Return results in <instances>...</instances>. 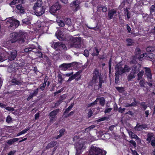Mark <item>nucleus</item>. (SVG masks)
Listing matches in <instances>:
<instances>
[{
	"instance_id": "1",
	"label": "nucleus",
	"mask_w": 155,
	"mask_h": 155,
	"mask_svg": "<svg viewBox=\"0 0 155 155\" xmlns=\"http://www.w3.org/2000/svg\"><path fill=\"white\" fill-rule=\"evenodd\" d=\"M104 76L100 73L99 70L96 68L94 69L93 74V77L91 83L94 86L95 89L98 90L102 87V85L105 83Z\"/></svg>"
},
{
	"instance_id": "2",
	"label": "nucleus",
	"mask_w": 155,
	"mask_h": 155,
	"mask_svg": "<svg viewBox=\"0 0 155 155\" xmlns=\"http://www.w3.org/2000/svg\"><path fill=\"white\" fill-rule=\"evenodd\" d=\"M26 34V32L20 31L18 32H14L10 34V42L14 43L17 42L19 44L24 43L25 41V38Z\"/></svg>"
},
{
	"instance_id": "3",
	"label": "nucleus",
	"mask_w": 155,
	"mask_h": 155,
	"mask_svg": "<svg viewBox=\"0 0 155 155\" xmlns=\"http://www.w3.org/2000/svg\"><path fill=\"white\" fill-rule=\"evenodd\" d=\"M115 69L116 72L115 82L116 84H117L118 82L120 75L126 72H129L131 69L126 64L124 65V68L120 65H116L115 67Z\"/></svg>"
},
{
	"instance_id": "4",
	"label": "nucleus",
	"mask_w": 155,
	"mask_h": 155,
	"mask_svg": "<svg viewBox=\"0 0 155 155\" xmlns=\"http://www.w3.org/2000/svg\"><path fill=\"white\" fill-rule=\"evenodd\" d=\"M107 153L106 151L92 145L90 149L88 155H106Z\"/></svg>"
},
{
	"instance_id": "5",
	"label": "nucleus",
	"mask_w": 155,
	"mask_h": 155,
	"mask_svg": "<svg viewBox=\"0 0 155 155\" xmlns=\"http://www.w3.org/2000/svg\"><path fill=\"white\" fill-rule=\"evenodd\" d=\"M72 42L71 45L73 47L80 48L81 47V38L80 37L73 38L72 39Z\"/></svg>"
},
{
	"instance_id": "6",
	"label": "nucleus",
	"mask_w": 155,
	"mask_h": 155,
	"mask_svg": "<svg viewBox=\"0 0 155 155\" xmlns=\"http://www.w3.org/2000/svg\"><path fill=\"white\" fill-rule=\"evenodd\" d=\"M33 9L36 15L37 16H40L45 13V7L43 6L35 8L33 7Z\"/></svg>"
},
{
	"instance_id": "7",
	"label": "nucleus",
	"mask_w": 155,
	"mask_h": 155,
	"mask_svg": "<svg viewBox=\"0 0 155 155\" xmlns=\"http://www.w3.org/2000/svg\"><path fill=\"white\" fill-rule=\"evenodd\" d=\"M61 8V5L58 3L57 2L51 7L49 11L51 14L54 15L60 10Z\"/></svg>"
},
{
	"instance_id": "8",
	"label": "nucleus",
	"mask_w": 155,
	"mask_h": 155,
	"mask_svg": "<svg viewBox=\"0 0 155 155\" xmlns=\"http://www.w3.org/2000/svg\"><path fill=\"white\" fill-rule=\"evenodd\" d=\"M74 62L70 63H64L59 66V68L61 70L66 71L74 66Z\"/></svg>"
},
{
	"instance_id": "9",
	"label": "nucleus",
	"mask_w": 155,
	"mask_h": 155,
	"mask_svg": "<svg viewBox=\"0 0 155 155\" xmlns=\"http://www.w3.org/2000/svg\"><path fill=\"white\" fill-rule=\"evenodd\" d=\"M10 25L9 26V28L14 29L16 28L19 25V22L18 21L15 19L9 21Z\"/></svg>"
},
{
	"instance_id": "10",
	"label": "nucleus",
	"mask_w": 155,
	"mask_h": 155,
	"mask_svg": "<svg viewBox=\"0 0 155 155\" xmlns=\"http://www.w3.org/2000/svg\"><path fill=\"white\" fill-rule=\"evenodd\" d=\"M86 147L84 143H80L76 147V155H79L85 149Z\"/></svg>"
},
{
	"instance_id": "11",
	"label": "nucleus",
	"mask_w": 155,
	"mask_h": 155,
	"mask_svg": "<svg viewBox=\"0 0 155 155\" xmlns=\"http://www.w3.org/2000/svg\"><path fill=\"white\" fill-rule=\"evenodd\" d=\"M17 56V51L16 50H13L10 52L8 59L9 60L12 61L14 60Z\"/></svg>"
},
{
	"instance_id": "12",
	"label": "nucleus",
	"mask_w": 155,
	"mask_h": 155,
	"mask_svg": "<svg viewBox=\"0 0 155 155\" xmlns=\"http://www.w3.org/2000/svg\"><path fill=\"white\" fill-rule=\"evenodd\" d=\"M148 126L147 124H144L140 125V123H137L136 126L135 127L134 129L136 130L141 131L143 129L147 128Z\"/></svg>"
},
{
	"instance_id": "13",
	"label": "nucleus",
	"mask_w": 155,
	"mask_h": 155,
	"mask_svg": "<svg viewBox=\"0 0 155 155\" xmlns=\"http://www.w3.org/2000/svg\"><path fill=\"white\" fill-rule=\"evenodd\" d=\"M145 73L147 77L148 81H151V79H152V74L150 68H146Z\"/></svg>"
},
{
	"instance_id": "14",
	"label": "nucleus",
	"mask_w": 155,
	"mask_h": 155,
	"mask_svg": "<svg viewBox=\"0 0 155 155\" xmlns=\"http://www.w3.org/2000/svg\"><path fill=\"white\" fill-rule=\"evenodd\" d=\"M16 8L17 9L18 12L20 14H24L25 12V8L21 4L17 5Z\"/></svg>"
},
{
	"instance_id": "15",
	"label": "nucleus",
	"mask_w": 155,
	"mask_h": 155,
	"mask_svg": "<svg viewBox=\"0 0 155 155\" xmlns=\"http://www.w3.org/2000/svg\"><path fill=\"white\" fill-rule=\"evenodd\" d=\"M140 67L141 65L139 64H137L136 65L135 64L133 67L132 71L136 74L138 73L140 70Z\"/></svg>"
},
{
	"instance_id": "16",
	"label": "nucleus",
	"mask_w": 155,
	"mask_h": 155,
	"mask_svg": "<svg viewBox=\"0 0 155 155\" xmlns=\"http://www.w3.org/2000/svg\"><path fill=\"white\" fill-rule=\"evenodd\" d=\"M48 79V76H46L44 79V82L42 84H41L39 86V88L42 91L44 90L46 86V83Z\"/></svg>"
},
{
	"instance_id": "17",
	"label": "nucleus",
	"mask_w": 155,
	"mask_h": 155,
	"mask_svg": "<svg viewBox=\"0 0 155 155\" xmlns=\"http://www.w3.org/2000/svg\"><path fill=\"white\" fill-rule=\"evenodd\" d=\"M81 71H79L76 72L73 75L76 81H77L78 80L81 79V77L80 74L81 73Z\"/></svg>"
},
{
	"instance_id": "18",
	"label": "nucleus",
	"mask_w": 155,
	"mask_h": 155,
	"mask_svg": "<svg viewBox=\"0 0 155 155\" xmlns=\"http://www.w3.org/2000/svg\"><path fill=\"white\" fill-rule=\"evenodd\" d=\"M117 11L114 9H112L108 12V19L110 20L112 18L114 14L116 13Z\"/></svg>"
},
{
	"instance_id": "19",
	"label": "nucleus",
	"mask_w": 155,
	"mask_h": 155,
	"mask_svg": "<svg viewBox=\"0 0 155 155\" xmlns=\"http://www.w3.org/2000/svg\"><path fill=\"white\" fill-rule=\"evenodd\" d=\"M22 137L19 138H14L8 140L7 141V143L10 145H12L14 143L18 141L19 139H21Z\"/></svg>"
},
{
	"instance_id": "20",
	"label": "nucleus",
	"mask_w": 155,
	"mask_h": 155,
	"mask_svg": "<svg viewBox=\"0 0 155 155\" xmlns=\"http://www.w3.org/2000/svg\"><path fill=\"white\" fill-rule=\"evenodd\" d=\"M11 82L14 85H20L22 84V83L20 80H17L15 78H12L11 80Z\"/></svg>"
},
{
	"instance_id": "21",
	"label": "nucleus",
	"mask_w": 155,
	"mask_h": 155,
	"mask_svg": "<svg viewBox=\"0 0 155 155\" xmlns=\"http://www.w3.org/2000/svg\"><path fill=\"white\" fill-rule=\"evenodd\" d=\"M100 51V50H99L97 47H95L93 49L94 52L91 54V55L93 57L97 56L99 54Z\"/></svg>"
},
{
	"instance_id": "22",
	"label": "nucleus",
	"mask_w": 155,
	"mask_h": 155,
	"mask_svg": "<svg viewBox=\"0 0 155 155\" xmlns=\"http://www.w3.org/2000/svg\"><path fill=\"white\" fill-rule=\"evenodd\" d=\"M139 104L140 105V107L143 110H145L147 109L148 106L147 104L144 102H139Z\"/></svg>"
},
{
	"instance_id": "23",
	"label": "nucleus",
	"mask_w": 155,
	"mask_h": 155,
	"mask_svg": "<svg viewBox=\"0 0 155 155\" xmlns=\"http://www.w3.org/2000/svg\"><path fill=\"white\" fill-rule=\"evenodd\" d=\"M59 112V109H56L51 111L49 114V117H56L57 114Z\"/></svg>"
},
{
	"instance_id": "24",
	"label": "nucleus",
	"mask_w": 155,
	"mask_h": 155,
	"mask_svg": "<svg viewBox=\"0 0 155 155\" xmlns=\"http://www.w3.org/2000/svg\"><path fill=\"white\" fill-rule=\"evenodd\" d=\"M65 131V130L64 129L62 128L60 129L59 130L60 134L55 137V139H58L60 138L64 134Z\"/></svg>"
},
{
	"instance_id": "25",
	"label": "nucleus",
	"mask_w": 155,
	"mask_h": 155,
	"mask_svg": "<svg viewBox=\"0 0 155 155\" xmlns=\"http://www.w3.org/2000/svg\"><path fill=\"white\" fill-rule=\"evenodd\" d=\"M60 42H54L51 44V47L52 48H54V49L59 48Z\"/></svg>"
},
{
	"instance_id": "26",
	"label": "nucleus",
	"mask_w": 155,
	"mask_h": 155,
	"mask_svg": "<svg viewBox=\"0 0 155 155\" xmlns=\"http://www.w3.org/2000/svg\"><path fill=\"white\" fill-rule=\"evenodd\" d=\"M74 104V103H72L68 107V108L65 109L64 112L63 113L64 115H65L66 114L68 113L69 111L71 110V108L73 107Z\"/></svg>"
},
{
	"instance_id": "27",
	"label": "nucleus",
	"mask_w": 155,
	"mask_h": 155,
	"mask_svg": "<svg viewBox=\"0 0 155 155\" xmlns=\"http://www.w3.org/2000/svg\"><path fill=\"white\" fill-rule=\"evenodd\" d=\"M146 51L148 53H152L155 51V47L154 46H149L146 48Z\"/></svg>"
},
{
	"instance_id": "28",
	"label": "nucleus",
	"mask_w": 155,
	"mask_h": 155,
	"mask_svg": "<svg viewBox=\"0 0 155 155\" xmlns=\"http://www.w3.org/2000/svg\"><path fill=\"white\" fill-rule=\"evenodd\" d=\"M43 2L41 0H37L36 2L35 3L33 7L35 8V7H39L42 6Z\"/></svg>"
},
{
	"instance_id": "29",
	"label": "nucleus",
	"mask_w": 155,
	"mask_h": 155,
	"mask_svg": "<svg viewBox=\"0 0 155 155\" xmlns=\"http://www.w3.org/2000/svg\"><path fill=\"white\" fill-rule=\"evenodd\" d=\"M97 99H99L100 105L102 106H104L105 103V100L104 98L101 97L100 98H97Z\"/></svg>"
},
{
	"instance_id": "30",
	"label": "nucleus",
	"mask_w": 155,
	"mask_h": 155,
	"mask_svg": "<svg viewBox=\"0 0 155 155\" xmlns=\"http://www.w3.org/2000/svg\"><path fill=\"white\" fill-rule=\"evenodd\" d=\"M136 74V73L131 71L128 76V80L130 81L132 79L134 78L135 77V74Z\"/></svg>"
},
{
	"instance_id": "31",
	"label": "nucleus",
	"mask_w": 155,
	"mask_h": 155,
	"mask_svg": "<svg viewBox=\"0 0 155 155\" xmlns=\"http://www.w3.org/2000/svg\"><path fill=\"white\" fill-rule=\"evenodd\" d=\"M56 142L54 141H51L48 144L46 147V148L47 149H48L50 148L53 147L56 145Z\"/></svg>"
},
{
	"instance_id": "32",
	"label": "nucleus",
	"mask_w": 155,
	"mask_h": 155,
	"mask_svg": "<svg viewBox=\"0 0 155 155\" xmlns=\"http://www.w3.org/2000/svg\"><path fill=\"white\" fill-rule=\"evenodd\" d=\"M57 35V37L60 41H63L64 40V38H63V35L61 34L60 32H58V34L56 33Z\"/></svg>"
},
{
	"instance_id": "33",
	"label": "nucleus",
	"mask_w": 155,
	"mask_h": 155,
	"mask_svg": "<svg viewBox=\"0 0 155 155\" xmlns=\"http://www.w3.org/2000/svg\"><path fill=\"white\" fill-rule=\"evenodd\" d=\"M153 134L152 133H148L147 134V138L146 140L148 141L147 143H150L151 141Z\"/></svg>"
},
{
	"instance_id": "34",
	"label": "nucleus",
	"mask_w": 155,
	"mask_h": 155,
	"mask_svg": "<svg viewBox=\"0 0 155 155\" xmlns=\"http://www.w3.org/2000/svg\"><path fill=\"white\" fill-rule=\"evenodd\" d=\"M22 25H28L30 24V22L28 18H25L22 20Z\"/></svg>"
},
{
	"instance_id": "35",
	"label": "nucleus",
	"mask_w": 155,
	"mask_h": 155,
	"mask_svg": "<svg viewBox=\"0 0 155 155\" xmlns=\"http://www.w3.org/2000/svg\"><path fill=\"white\" fill-rule=\"evenodd\" d=\"M137 63L136 58L135 56H133L131 59V61L130 62V64H136Z\"/></svg>"
},
{
	"instance_id": "36",
	"label": "nucleus",
	"mask_w": 155,
	"mask_h": 155,
	"mask_svg": "<svg viewBox=\"0 0 155 155\" xmlns=\"http://www.w3.org/2000/svg\"><path fill=\"white\" fill-rule=\"evenodd\" d=\"M97 8L98 10H102L104 12H106L107 10L106 7L104 6H97Z\"/></svg>"
},
{
	"instance_id": "37",
	"label": "nucleus",
	"mask_w": 155,
	"mask_h": 155,
	"mask_svg": "<svg viewBox=\"0 0 155 155\" xmlns=\"http://www.w3.org/2000/svg\"><path fill=\"white\" fill-rule=\"evenodd\" d=\"M126 41L128 43L127 45L128 46H132L134 43L132 40L130 38H128L127 39Z\"/></svg>"
},
{
	"instance_id": "38",
	"label": "nucleus",
	"mask_w": 155,
	"mask_h": 155,
	"mask_svg": "<svg viewBox=\"0 0 155 155\" xmlns=\"http://www.w3.org/2000/svg\"><path fill=\"white\" fill-rule=\"evenodd\" d=\"M115 88L120 93H122L125 91L123 87H115Z\"/></svg>"
},
{
	"instance_id": "39",
	"label": "nucleus",
	"mask_w": 155,
	"mask_h": 155,
	"mask_svg": "<svg viewBox=\"0 0 155 155\" xmlns=\"http://www.w3.org/2000/svg\"><path fill=\"white\" fill-rule=\"evenodd\" d=\"M143 71H139V73L137 74L138 76V80H140L142 78L143 74Z\"/></svg>"
},
{
	"instance_id": "40",
	"label": "nucleus",
	"mask_w": 155,
	"mask_h": 155,
	"mask_svg": "<svg viewBox=\"0 0 155 155\" xmlns=\"http://www.w3.org/2000/svg\"><path fill=\"white\" fill-rule=\"evenodd\" d=\"M65 22L66 24L68 26H70L71 25V19L69 18H65Z\"/></svg>"
},
{
	"instance_id": "41",
	"label": "nucleus",
	"mask_w": 155,
	"mask_h": 155,
	"mask_svg": "<svg viewBox=\"0 0 155 155\" xmlns=\"http://www.w3.org/2000/svg\"><path fill=\"white\" fill-rule=\"evenodd\" d=\"M57 21L58 23L59 26L60 27H63L64 26L65 24L62 20H58Z\"/></svg>"
},
{
	"instance_id": "42",
	"label": "nucleus",
	"mask_w": 155,
	"mask_h": 155,
	"mask_svg": "<svg viewBox=\"0 0 155 155\" xmlns=\"http://www.w3.org/2000/svg\"><path fill=\"white\" fill-rule=\"evenodd\" d=\"M58 81L59 83L61 84L64 81V78L62 77V75L60 74H58Z\"/></svg>"
},
{
	"instance_id": "43",
	"label": "nucleus",
	"mask_w": 155,
	"mask_h": 155,
	"mask_svg": "<svg viewBox=\"0 0 155 155\" xmlns=\"http://www.w3.org/2000/svg\"><path fill=\"white\" fill-rule=\"evenodd\" d=\"M147 58H150V60L151 61L152 59H154L155 57V55L153 53H149L147 55Z\"/></svg>"
},
{
	"instance_id": "44",
	"label": "nucleus",
	"mask_w": 155,
	"mask_h": 155,
	"mask_svg": "<svg viewBox=\"0 0 155 155\" xmlns=\"http://www.w3.org/2000/svg\"><path fill=\"white\" fill-rule=\"evenodd\" d=\"M93 109L92 108H90L88 110V112L87 113V116L88 118L91 117L92 116L93 114V113L92 112Z\"/></svg>"
},
{
	"instance_id": "45",
	"label": "nucleus",
	"mask_w": 155,
	"mask_h": 155,
	"mask_svg": "<svg viewBox=\"0 0 155 155\" xmlns=\"http://www.w3.org/2000/svg\"><path fill=\"white\" fill-rule=\"evenodd\" d=\"M155 11V5H153L150 7V14L151 15Z\"/></svg>"
},
{
	"instance_id": "46",
	"label": "nucleus",
	"mask_w": 155,
	"mask_h": 155,
	"mask_svg": "<svg viewBox=\"0 0 155 155\" xmlns=\"http://www.w3.org/2000/svg\"><path fill=\"white\" fill-rule=\"evenodd\" d=\"M139 84L141 87H145V80L143 79L140 80L139 82Z\"/></svg>"
},
{
	"instance_id": "47",
	"label": "nucleus",
	"mask_w": 155,
	"mask_h": 155,
	"mask_svg": "<svg viewBox=\"0 0 155 155\" xmlns=\"http://www.w3.org/2000/svg\"><path fill=\"white\" fill-rule=\"evenodd\" d=\"M59 48L66 50L67 48L65 44H63L62 42H60V45Z\"/></svg>"
},
{
	"instance_id": "48",
	"label": "nucleus",
	"mask_w": 155,
	"mask_h": 155,
	"mask_svg": "<svg viewBox=\"0 0 155 155\" xmlns=\"http://www.w3.org/2000/svg\"><path fill=\"white\" fill-rule=\"evenodd\" d=\"M6 121L8 123H11L12 121V118L8 115L6 118Z\"/></svg>"
},
{
	"instance_id": "49",
	"label": "nucleus",
	"mask_w": 155,
	"mask_h": 155,
	"mask_svg": "<svg viewBox=\"0 0 155 155\" xmlns=\"http://www.w3.org/2000/svg\"><path fill=\"white\" fill-rule=\"evenodd\" d=\"M112 61V58H110L108 62L109 73L110 74L111 73V63Z\"/></svg>"
},
{
	"instance_id": "50",
	"label": "nucleus",
	"mask_w": 155,
	"mask_h": 155,
	"mask_svg": "<svg viewBox=\"0 0 155 155\" xmlns=\"http://www.w3.org/2000/svg\"><path fill=\"white\" fill-rule=\"evenodd\" d=\"M83 54L86 57H88L89 56V51L86 49H85L84 52Z\"/></svg>"
},
{
	"instance_id": "51",
	"label": "nucleus",
	"mask_w": 155,
	"mask_h": 155,
	"mask_svg": "<svg viewBox=\"0 0 155 155\" xmlns=\"http://www.w3.org/2000/svg\"><path fill=\"white\" fill-rule=\"evenodd\" d=\"M38 88H37L34 90V92L31 94L34 96H36L38 93Z\"/></svg>"
},
{
	"instance_id": "52",
	"label": "nucleus",
	"mask_w": 155,
	"mask_h": 155,
	"mask_svg": "<svg viewBox=\"0 0 155 155\" xmlns=\"http://www.w3.org/2000/svg\"><path fill=\"white\" fill-rule=\"evenodd\" d=\"M33 48H26L24 49V51L25 52H28L32 51Z\"/></svg>"
},
{
	"instance_id": "53",
	"label": "nucleus",
	"mask_w": 155,
	"mask_h": 155,
	"mask_svg": "<svg viewBox=\"0 0 155 155\" xmlns=\"http://www.w3.org/2000/svg\"><path fill=\"white\" fill-rule=\"evenodd\" d=\"M5 109L9 111H13L15 110L13 108L9 107H6Z\"/></svg>"
},
{
	"instance_id": "54",
	"label": "nucleus",
	"mask_w": 155,
	"mask_h": 155,
	"mask_svg": "<svg viewBox=\"0 0 155 155\" xmlns=\"http://www.w3.org/2000/svg\"><path fill=\"white\" fill-rule=\"evenodd\" d=\"M129 143H130L131 145H132L134 147H136V143L135 141L133 140H130L129 141Z\"/></svg>"
},
{
	"instance_id": "55",
	"label": "nucleus",
	"mask_w": 155,
	"mask_h": 155,
	"mask_svg": "<svg viewBox=\"0 0 155 155\" xmlns=\"http://www.w3.org/2000/svg\"><path fill=\"white\" fill-rule=\"evenodd\" d=\"M74 79H75V78H74L73 75H72L69 77L68 80L66 81V82H70Z\"/></svg>"
},
{
	"instance_id": "56",
	"label": "nucleus",
	"mask_w": 155,
	"mask_h": 155,
	"mask_svg": "<svg viewBox=\"0 0 155 155\" xmlns=\"http://www.w3.org/2000/svg\"><path fill=\"white\" fill-rule=\"evenodd\" d=\"M125 110L126 109L125 108H122V107H120L118 109V111L120 113H123Z\"/></svg>"
},
{
	"instance_id": "57",
	"label": "nucleus",
	"mask_w": 155,
	"mask_h": 155,
	"mask_svg": "<svg viewBox=\"0 0 155 155\" xmlns=\"http://www.w3.org/2000/svg\"><path fill=\"white\" fill-rule=\"evenodd\" d=\"M30 128L31 127H28V128L26 129H25L21 131L22 134H24L25 133H26L28 130H29L30 129Z\"/></svg>"
},
{
	"instance_id": "58",
	"label": "nucleus",
	"mask_w": 155,
	"mask_h": 155,
	"mask_svg": "<svg viewBox=\"0 0 155 155\" xmlns=\"http://www.w3.org/2000/svg\"><path fill=\"white\" fill-rule=\"evenodd\" d=\"M112 110V109L111 108H107L105 110L104 113L105 114L109 113Z\"/></svg>"
},
{
	"instance_id": "59",
	"label": "nucleus",
	"mask_w": 155,
	"mask_h": 155,
	"mask_svg": "<svg viewBox=\"0 0 155 155\" xmlns=\"http://www.w3.org/2000/svg\"><path fill=\"white\" fill-rule=\"evenodd\" d=\"M74 111H71L70 113H69L67 115H66L64 117L66 118H67L68 117H69L71 116H72L73 114H74Z\"/></svg>"
},
{
	"instance_id": "60",
	"label": "nucleus",
	"mask_w": 155,
	"mask_h": 155,
	"mask_svg": "<svg viewBox=\"0 0 155 155\" xmlns=\"http://www.w3.org/2000/svg\"><path fill=\"white\" fill-rule=\"evenodd\" d=\"M73 5L75 6L76 7V8H75V9L76 10H78V4H77V2H76V1H74L73 2Z\"/></svg>"
},
{
	"instance_id": "61",
	"label": "nucleus",
	"mask_w": 155,
	"mask_h": 155,
	"mask_svg": "<svg viewBox=\"0 0 155 155\" xmlns=\"http://www.w3.org/2000/svg\"><path fill=\"white\" fill-rule=\"evenodd\" d=\"M2 55V54L0 52V62H2L5 60L4 57Z\"/></svg>"
},
{
	"instance_id": "62",
	"label": "nucleus",
	"mask_w": 155,
	"mask_h": 155,
	"mask_svg": "<svg viewBox=\"0 0 155 155\" xmlns=\"http://www.w3.org/2000/svg\"><path fill=\"white\" fill-rule=\"evenodd\" d=\"M40 117V114L37 113L35 115V120L38 119Z\"/></svg>"
},
{
	"instance_id": "63",
	"label": "nucleus",
	"mask_w": 155,
	"mask_h": 155,
	"mask_svg": "<svg viewBox=\"0 0 155 155\" xmlns=\"http://www.w3.org/2000/svg\"><path fill=\"white\" fill-rule=\"evenodd\" d=\"M16 152V150L11 151L8 153L7 155H13Z\"/></svg>"
},
{
	"instance_id": "64",
	"label": "nucleus",
	"mask_w": 155,
	"mask_h": 155,
	"mask_svg": "<svg viewBox=\"0 0 155 155\" xmlns=\"http://www.w3.org/2000/svg\"><path fill=\"white\" fill-rule=\"evenodd\" d=\"M132 153L133 155H139L135 150H131Z\"/></svg>"
}]
</instances>
